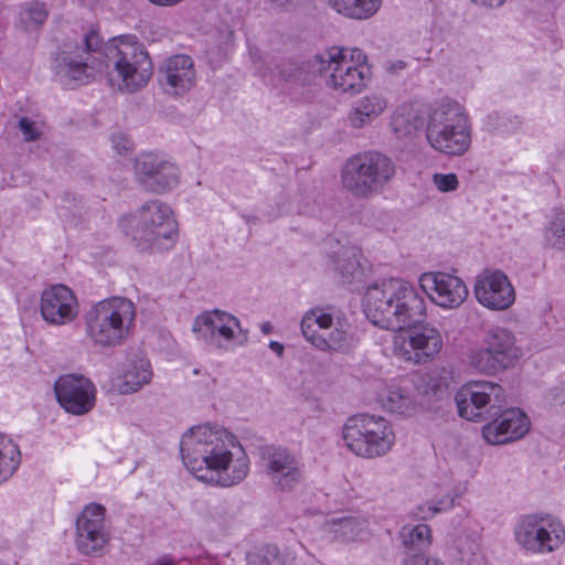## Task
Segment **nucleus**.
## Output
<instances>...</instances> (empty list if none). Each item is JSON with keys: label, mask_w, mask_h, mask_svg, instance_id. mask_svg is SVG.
I'll return each mask as SVG.
<instances>
[{"label": "nucleus", "mask_w": 565, "mask_h": 565, "mask_svg": "<svg viewBox=\"0 0 565 565\" xmlns=\"http://www.w3.org/2000/svg\"><path fill=\"white\" fill-rule=\"evenodd\" d=\"M382 407L388 412L402 415L411 414L415 403L411 394L398 385L387 386L379 397Z\"/></svg>", "instance_id": "30"}, {"label": "nucleus", "mask_w": 565, "mask_h": 565, "mask_svg": "<svg viewBox=\"0 0 565 565\" xmlns=\"http://www.w3.org/2000/svg\"><path fill=\"white\" fill-rule=\"evenodd\" d=\"M401 565H445L441 561L424 554L411 555L402 562Z\"/></svg>", "instance_id": "40"}, {"label": "nucleus", "mask_w": 565, "mask_h": 565, "mask_svg": "<svg viewBox=\"0 0 565 565\" xmlns=\"http://www.w3.org/2000/svg\"><path fill=\"white\" fill-rule=\"evenodd\" d=\"M152 376L153 373L149 360L145 358L131 360L127 363L118 379V392L125 395L136 393L145 385H148Z\"/></svg>", "instance_id": "26"}, {"label": "nucleus", "mask_w": 565, "mask_h": 565, "mask_svg": "<svg viewBox=\"0 0 565 565\" xmlns=\"http://www.w3.org/2000/svg\"><path fill=\"white\" fill-rule=\"evenodd\" d=\"M247 562L249 565H285L287 557L276 545L267 544L258 552L248 554Z\"/></svg>", "instance_id": "34"}, {"label": "nucleus", "mask_w": 565, "mask_h": 565, "mask_svg": "<svg viewBox=\"0 0 565 565\" xmlns=\"http://www.w3.org/2000/svg\"><path fill=\"white\" fill-rule=\"evenodd\" d=\"M386 107L387 102L384 97L376 94L365 95L351 108L348 115L349 124L352 128L360 129L370 125Z\"/></svg>", "instance_id": "27"}, {"label": "nucleus", "mask_w": 565, "mask_h": 565, "mask_svg": "<svg viewBox=\"0 0 565 565\" xmlns=\"http://www.w3.org/2000/svg\"><path fill=\"white\" fill-rule=\"evenodd\" d=\"M342 437L345 446L363 458L382 457L395 444V433L390 422L370 414H358L348 418Z\"/></svg>", "instance_id": "9"}, {"label": "nucleus", "mask_w": 565, "mask_h": 565, "mask_svg": "<svg viewBox=\"0 0 565 565\" xmlns=\"http://www.w3.org/2000/svg\"><path fill=\"white\" fill-rule=\"evenodd\" d=\"M269 348L278 355L281 356L284 353V345L277 341H270Z\"/></svg>", "instance_id": "42"}, {"label": "nucleus", "mask_w": 565, "mask_h": 565, "mask_svg": "<svg viewBox=\"0 0 565 565\" xmlns=\"http://www.w3.org/2000/svg\"><path fill=\"white\" fill-rule=\"evenodd\" d=\"M323 532L332 540L350 543L363 540L369 533V522L361 515L331 516L323 523Z\"/></svg>", "instance_id": "25"}, {"label": "nucleus", "mask_w": 565, "mask_h": 565, "mask_svg": "<svg viewBox=\"0 0 565 565\" xmlns=\"http://www.w3.org/2000/svg\"><path fill=\"white\" fill-rule=\"evenodd\" d=\"M120 226L141 250L150 247L167 248L168 245L162 241L171 242L177 234L172 210L158 200L146 202L135 214L124 216Z\"/></svg>", "instance_id": "8"}, {"label": "nucleus", "mask_w": 565, "mask_h": 565, "mask_svg": "<svg viewBox=\"0 0 565 565\" xmlns=\"http://www.w3.org/2000/svg\"><path fill=\"white\" fill-rule=\"evenodd\" d=\"M136 322V306L125 297H110L84 315L85 335L97 348H116L126 342Z\"/></svg>", "instance_id": "5"}, {"label": "nucleus", "mask_w": 565, "mask_h": 565, "mask_svg": "<svg viewBox=\"0 0 565 565\" xmlns=\"http://www.w3.org/2000/svg\"><path fill=\"white\" fill-rule=\"evenodd\" d=\"M263 459L270 481L281 490H290L303 479L300 459L287 448H268Z\"/></svg>", "instance_id": "22"}, {"label": "nucleus", "mask_w": 565, "mask_h": 565, "mask_svg": "<svg viewBox=\"0 0 565 565\" xmlns=\"http://www.w3.org/2000/svg\"><path fill=\"white\" fill-rule=\"evenodd\" d=\"M543 244L546 248L565 250V209L554 207L543 231Z\"/></svg>", "instance_id": "29"}, {"label": "nucleus", "mask_w": 565, "mask_h": 565, "mask_svg": "<svg viewBox=\"0 0 565 565\" xmlns=\"http://www.w3.org/2000/svg\"><path fill=\"white\" fill-rule=\"evenodd\" d=\"M431 181L440 192H452L459 186V180L456 173H434Z\"/></svg>", "instance_id": "37"}, {"label": "nucleus", "mask_w": 565, "mask_h": 565, "mask_svg": "<svg viewBox=\"0 0 565 565\" xmlns=\"http://www.w3.org/2000/svg\"><path fill=\"white\" fill-rule=\"evenodd\" d=\"M529 429L527 416L519 408H509L482 427V436L491 445H503L522 438Z\"/></svg>", "instance_id": "23"}, {"label": "nucleus", "mask_w": 565, "mask_h": 565, "mask_svg": "<svg viewBox=\"0 0 565 565\" xmlns=\"http://www.w3.org/2000/svg\"><path fill=\"white\" fill-rule=\"evenodd\" d=\"M455 399L459 415L476 422L497 415L504 404V394L498 383L471 381L458 390Z\"/></svg>", "instance_id": "13"}, {"label": "nucleus", "mask_w": 565, "mask_h": 565, "mask_svg": "<svg viewBox=\"0 0 565 565\" xmlns=\"http://www.w3.org/2000/svg\"><path fill=\"white\" fill-rule=\"evenodd\" d=\"M483 344V348L471 351L469 361L472 367L488 375L513 366L522 356L513 332L505 328H490Z\"/></svg>", "instance_id": "12"}, {"label": "nucleus", "mask_w": 565, "mask_h": 565, "mask_svg": "<svg viewBox=\"0 0 565 565\" xmlns=\"http://www.w3.org/2000/svg\"><path fill=\"white\" fill-rule=\"evenodd\" d=\"M300 326L306 340L320 351L343 352L351 345V338L342 323L334 322L322 308L308 310Z\"/></svg>", "instance_id": "14"}, {"label": "nucleus", "mask_w": 565, "mask_h": 565, "mask_svg": "<svg viewBox=\"0 0 565 565\" xmlns=\"http://www.w3.org/2000/svg\"><path fill=\"white\" fill-rule=\"evenodd\" d=\"M160 83L166 93L183 95L195 83V71L190 56L179 54L169 57L160 70Z\"/></svg>", "instance_id": "24"}, {"label": "nucleus", "mask_w": 565, "mask_h": 565, "mask_svg": "<svg viewBox=\"0 0 565 565\" xmlns=\"http://www.w3.org/2000/svg\"><path fill=\"white\" fill-rule=\"evenodd\" d=\"M455 504V497L448 494L438 501H427L416 507L413 515L418 520H428L438 513L450 510Z\"/></svg>", "instance_id": "35"}, {"label": "nucleus", "mask_w": 565, "mask_h": 565, "mask_svg": "<svg viewBox=\"0 0 565 565\" xmlns=\"http://www.w3.org/2000/svg\"><path fill=\"white\" fill-rule=\"evenodd\" d=\"M157 565H174V562L172 558L164 556L158 561Z\"/></svg>", "instance_id": "46"}, {"label": "nucleus", "mask_w": 565, "mask_h": 565, "mask_svg": "<svg viewBox=\"0 0 565 565\" xmlns=\"http://www.w3.org/2000/svg\"><path fill=\"white\" fill-rule=\"evenodd\" d=\"M419 285L429 299L439 307L458 308L468 297V288L461 278L443 273H424Z\"/></svg>", "instance_id": "21"}, {"label": "nucleus", "mask_w": 565, "mask_h": 565, "mask_svg": "<svg viewBox=\"0 0 565 565\" xmlns=\"http://www.w3.org/2000/svg\"><path fill=\"white\" fill-rule=\"evenodd\" d=\"M23 12L30 21L42 24L47 18L45 6L38 1L26 2L23 6Z\"/></svg>", "instance_id": "38"}, {"label": "nucleus", "mask_w": 565, "mask_h": 565, "mask_svg": "<svg viewBox=\"0 0 565 565\" xmlns=\"http://www.w3.org/2000/svg\"><path fill=\"white\" fill-rule=\"evenodd\" d=\"M55 68L67 85L86 84L96 74L106 73L109 85L126 93L142 88L152 75V62L136 36L114 38L103 45L94 31L85 35L84 47L58 54Z\"/></svg>", "instance_id": "1"}, {"label": "nucleus", "mask_w": 565, "mask_h": 565, "mask_svg": "<svg viewBox=\"0 0 565 565\" xmlns=\"http://www.w3.org/2000/svg\"><path fill=\"white\" fill-rule=\"evenodd\" d=\"M195 338L205 345L224 352H232L248 342V330L238 318L220 310H206L195 317L192 323Z\"/></svg>", "instance_id": "11"}, {"label": "nucleus", "mask_w": 565, "mask_h": 565, "mask_svg": "<svg viewBox=\"0 0 565 565\" xmlns=\"http://www.w3.org/2000/svg\"><path fill=\"white\" fill-rule=\"evenodd\" d=\"M18 126L23 135V139L28 142L35 141L41 136V131L36 128L35 122L28 117H21Z\"/></svg>", "instance_id": "39"}, {"label": "nucleus", "mask_w": 565, "mask_h": 565, "mask_svg": "<svg viewBox=\"0 0 565 565\" xmlns=\"http://www.w3.org/2000/svg\"><path fill=\"white\" fill-rule=\"evenodd\" d=\"M426 139L443 154H465L471 146V125L466 109L454 100L436 104L428 115Z\"/></svg>", "instance_id": "6"}, {"label": "nucleus", "mask_w": 565, "mask_h": 565, "mask_svg": "<svg viewBox=\"0 0 565 565\" xmlns=\"http://www.w3.org/2000/svg\"><path fill=\"white\" fill-rule=\"evenodd\" d=\"M113 143L118 153L127 152L130 149V141L122 135L114 136Z\"/></svg>", "instance_id": "41"}, {"label": "nucleus", "mask_w": 565, "mask_h": 565, "mask_svg": "<svg viewBox=\"0 0 565 565\" xmlns=\"http://www.w3.org/2000/svg\"><path fill=\"white\" fill-rule=\"evenodd\" d=\"M359 255L360 250L355 246L343 247L333 260L335 270L345 279L353 278L360 266Z\"/></svg>", "instance_id": "33"}, {"label": "nucleus", "mask_w": 565, "mask_h": 565, "mask_svg": "<svg viewBox=\"0 0 565 565\" xmlns=\"http://www.w3.org/2000/svg\"><path fill=\"white\" fill-rule=\"evenodd\" d=\"M518 546L530 555H547L565 543V526L553 514L535 512L520 515L513 526Z\"/></svg>", "instance_id": "10"}, {"label": "nucleus", "mask_w": 565, "mask_h": 565, "mask_svg": "<svg viewBox=\"0 0 565 565\" xmlns=\"http://www.w3.org/2000/svg\"><path fill=\"white\" fill-rule=\"evenodd\" d=\"M366 55L359 49L333 46L317 54L301 66L290 61L267 66L263 72L258 68L263 81L273 86L281 83L305 85L311 79V72L319 73L326 78L328 87L339 92L355 95L366 86L370 70L365 65Z\"/></svg>", "instance_id": "3"}, {"label": "nucleus", "mask_w": 565, "mask_h": 565, "mask_svg": "<svg viewBox=\"0 0 565 565\" xmlns=\"http://www.w3.org/2000/svg\"><path fill=\"white\" fill-rule=\"evenodd\" d=\"M106 509L98 503L87 504L76 520V546L87 556L102 555L110 540L105 522Z\"/></svg>", "instance_id": "17"}, {"label": "nucleus", "mask_w": 565, "mask_h": 565, "mask_svg": "<svg viewBox=\"0 0 565 565\" xmlns=\"http://www.w3.org/2000/svg\"><path fill=\"white\" fill-rule=\"evenodd\" d=\"M473 292L478 302L494 311L509 309L515 301V290L507 274L487 268L477 275Z\"/></svg>", "instance_id": "18"}, {"label": "nucleus", "mask_w": 565, "mask_h": 565, "mask_svg": "<svg viewBox=\"0 0 565 565\" xmlns=\"http://www.w3.org/2000/svg\"><path fill=\"white\" fill-rule=\"evenodd\" d=\"M79 312V303L74 291L63 284L45 288L40 297L42 319L52 327L72 323Z\"/></svg>", "instance_id": "20"}, {"label": "nucleus", "mask_w": 565, "mask_h": 565, "mask_svg": "<svg viewBox=\"0 0 565 565\" xmlns=\"http://www.w3.org/2000/svg\"><path fill=\"white\" fill-rule=\"evenodd\" d=\"M21 463V452L13 440L0 433V484L7 482Z\"/></svg>", "instance_id": "31"}, {"label": "nucleus", "mask_w": 565, "mask_h": 565, "mask_svg": "<svg viewBox=\"0 0 565 565\" xmlns=\"http://www.w3.org/2000/svg\"><path fill=\"white\" fill-rule=\"evenodd\" d=\"M391 126L399 136L409 135L418 128L416 116L404 108L397 109L394 113Z\"/></svg>", "instance_id": "36"}, {"label": "nucleus", "mask_w": 565, "mask_h": 565, "mask_svg": "<svg viewBox=\"0 0 565 565\" xmlns=\"http://www.w3.org/2000/svg\"><path fill=\"white\" fill-rule=\"evenodd\" d=\"M366 318L382 329L402 331L426 319V300L408 281L388 279L366 289Z\"/></svg>", "instance_id": "4"}, {"label": "nucleus", "mask_w": 565, "mask_h": 565, "mask_svg": "<svg viewBox=\"0 0 565 565\" xmlns=\"http://www.w3.org/2000/svg\"><path fill=\"white\" fill-rule=\"evenodd\" d=\"M405 67V63L403 61H396L394 63H391L388 70L391 72H396L398 70H403Z\"/></svg>", "instance_id": "43"}, {"label": "nucleus", "mask_w": 565, "mask_h": 565, "mask_svg": "<svg viewBox=\"0 0 565 565\" xmlns=\"http://www.w3.org/2000/svg\"><path fill=\"white\" fill-rule=\"evenodd\" d=\"M443 338L438 329L420 322L394 335V353L404 361L416 364L427 362L440 352Z\"/></svg>", "instance_id": "15"}, {"label": "nucleus", "mask_w": 565, "mask_h": 565, "mask_svg": "<svg viewBox=\"0 0 565 565\" xmlns=\"http://www.w3.org/2000/svg\"><path fill=\"white\" fill-rule=\"evenodd\" d=\"M180 452L185 468L207 484L230 488L249 473V458L237 437L217 425H199L183 434Z\"/></svg>", "instance_id": "2"}, {"label": "nucleus", "mask_w": 565, "mask_h": 565, "mask_svg": "<svg viewBox=\"0 0 565 565\" xmlns=\"http://www.w3.org/2000/svg\"><path fill=\"white\" fill-rule=\"evenodd\" d=\"M54 392L60 405L73 415H85L96 404V386L83 375L65 374L60 376L54 384Z\"/></svg>", "instance_id": "19"}, {"label": "nucleus", "mask_w": 565, "mask_h": 565, "mask_svg": "<svg viewBox=\"0 0 565 565\" xmlns=\"http://www.w3.org/2000/svg\"><path fill=\"white\" fill-rule=\"evenodd\" d=\"M260 330L263 333L269 334L273 331V326L268 321L263 322L260 326Z\"/></svg>", "instance_id": "44"}, {"label": "nucleus", "mask_w": 565, "mask_h": 565, "mask_svg": "<svg viewBox=\"0 0 565 565\" xmlns=\"http://www.w3.org/2000/svg\"><path fill=\"white\" fill-rule=\"evenodd\" d=\"M399 535L403 545L411 550H423L431 543V530L427 524L404 525Z\"/></svg>", "instance_id": "32"}, {"label": "nucleus", "mask_w": 565, "mask_h": 565, "mask_svg": "<svg viewBox=\"0 0 565 565\" xmlns=\"http://www.w3.org/2000/svg\"><path fill=\"white\" fill-rule=\"evenodd\" d=\"M138 183L149 192L162 194L178 186L179 168L162 157L148 152L139 154L134 162Z\"/></svg>", "instance_id": "16"}, {"label": "nucleus", "mask_w": 565, "mask_h": 565, "mask_svg": "<svg viewBox=\"0 0 565 565\" xmlns=\"http://www.w3.org/2000/svg\"><path fill=\"white\" fill-rule=\"evenodd\" d=\"M396 172L393 160L380 151H363L348 158L341 169V183L356 199L380 193Z\"/></svg>", "instance_id": "7"}, {"label": "nucleus", "mask_w": 565, "mask_h": 565, "mask_svg": "<svg viewBox=\"0 0 565 565\" xmlns=\"http://www.w3.org/2000/svg\"><path fill=\"white\" fill-rule=\"evenodd\" d=\"M338 13L355 20H366L381 8L382 0H328Z\"/></svg>", "instance_id": "28"}, {"label": "nucleus", "mask_w": 565, "mask_h": 565, "mask_svg": "<svg viewBox=\"0 0 565 565\" xmlns=\"http://www.w3.org/2000/svg\"><path fill=\"white\" fill-rule=\"evenodd\" d=\"M555 399L559 405H565V387L561 390L559 394H556Z\"/></svg>", "instance_id": "45"}]
</instances>
